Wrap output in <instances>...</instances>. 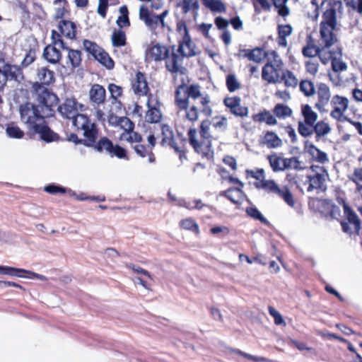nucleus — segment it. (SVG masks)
I'll list each match as a JSON object with an SVG mask.
<instances>
[{"label":"nucleus","instance_id":"26","mask_svg":"<svg viewBox=\"0 0 362 362\" xmlns=\"http://www.w3.org/2000/svg\"><path fill=\"white\" fill-rule=\"evenodd\" d=\"M284 81L287 87H296L298 81L295 75L288 70H280L279 72L276 71V76L273 75V83Z\"/></svg>","mask_w":362,"mask_h":362},{"label":"nucleus","instance_id":"9","mask_svg":"<svg viewBox=\"0 0 362 362\" xmlns=\"http://www.w3.org/2000/svg\"><path fill=\"white\" fill-rule=\"evenodd\" d=\"M312 173L306 176L305 185H308V192H312L314 189H326L325 182L329 175L324 167L313 165L311 166Z\"/></svg>","mask_w":362,"mask_h":362},{"label":"nucleus","instance_id":"49","mask_svg":"<svg viewBox=\"0 0 362 362\" xmlns=\"http://www.w3.org/2000/svg\"><path fill=\"white\" fill-rule=\"evenodd\" d=\"M252 118L255 122H265L268 125L272 124V113L266 110L253 115Z\"/></svg>","mask_w":362,"mask_h":362},{"label":"nucleus","instance_id":"63","mask_svg":"<svg viewBox=\"0 0 362 362\" xmlns=\"http://www.w3.org/2000/svg\"><path fill=\"white\" fill-rule=\"evenodd\" d=\"M253 5L255 11L257 13H260L262 11H269L270 9V5L267 0H255Z\"/></svg>","mask_w":362,"mask_h":362},{"label":"nucleus","instance_id":"60","mask_svg":"<svg viewBox=\"0 0 362 362\" xmlns=\"http://www.w3.org/2000/svg\"><path fill=\"white\" fill-rule=\"evenodd\" d=\"M262 80L267 81V84L272 83V62L268 61L263 66L262 71Z\"/></svg>","mask_w":362,"mask_h":362},{"label":"nucleus","instance_id":"38","mask_svg":"<svg viewBox=\"0 0 362 362\" xmlns=\"http://www.w3.org/2000/svg\"><path fill=\"white\" fill-rule=\"evenodd\" d=\"M139 18L143 21L145 25L151 30H156L155 14L150 13L148 8L141 6L139 8Z\"/></svg>","mask_w":362,"mask_h":362},{"label":"nucleus","instance_id":"27","mask_svg":"<svg viewBox=\"0 0 362 362\" xmlns=\"http://www.w3.org/2000/svg\"><path fill=\"white\" fill-rule=\"evenodd\" d=\"M118 126L123 130L119 136V139L128 141L129 136L133 137V134H139L134 131V123L127 117H120Z\"/></svg>","mask_w":362,"mask_h":362},{"label":"nucleus","instance_id":"28","mask_svg":"<svg viewBox=\"0 0 362 362\" xmlns=\"http://www.w3.org/2000/svg\"><path fill=\"white\" fill-rule=\"evenodd\" d=\"M58 29L59 30L58 33L60 34L62 37L63 35L68 39L74 40L76 37V25L72 21L61 20L58 24Z\"/></svg>","mask_w":362,"mask_h":362},{"label":"nucleus","instance_id":"53","mask_svg":"<svg viewBox=\"0 0 362 362\" xmlns=\"http://www.w3.org/2000/svg\"><path fill=\"white\" fill-rule=\"evenodd\" d=\"M36 49L35 48H30L21 63L22 68H26L32 64L36 60Z\"/></svg>","mask_w":362,"mask_h":362},{"label":"nucleus","instance_id":"41","mask_svg":"<svg viewBox=\"0 0 362 362\" xmlns=\"http://www.w3.org/2000/svg\"><path fill=\"white\" fill-rule=\"evenodd\" d=\"M119 11L120 13V16H118L116 24L119 29H123L125 28H129L131 25V22L129 18V10L126 5L122 6Z\"/></svg>","mask_w":362,"mask_h":362},{"label":"nucleus","instance_id":"54","mask_svg":"<svg viewBox=\"0 0 362 362\" xmlns=\"http://www.w3.org/2000/svg\"><path fill=\"white\" fill-rule=\"evenodd\" d=\"M287 162V169L303 170L306 168L305 163L302 160H300L299 158L296 156L288 158Z\"/></svg>","mask_w":362,"mask_h":362},{"label":"nucleus","instance_id":"31","mask_svg":"<svg viewBox=\"0 0 362 362\" xmlns=\"http://www.w3.org/2000/svg\"><path fill=\"white\" fill-rule=\"evenodd\" d=\"M2 71L6 75L7 80L8 78L15 81H21L23 78V68L18 65H13L7 63L3 65Z\"/></svg>","mask_w":362,"mask_h":362},{"label":"nucleus","instance_id":"7","mask_svg":"<svg viewBox=\"0 0 362 362\" xmlns=\"http://www.w3.org/2000/svg\"><path fill=\"white\" fill-rule=\"evenodd\" d=\"M175 48V45L165 46L159 43L147 48L145 53L146 62H161L165 61V66L167 71L173 75L178 74V70H173L172 66L169 65V60L171 59L172 52Z\"/></svg>","mask_w":362,"mask_h":362},{"label":"nucleus","instance_id":"35","mask_svg":"<svg viewBox=\"0 0 362 362\" xmlns=\"http://www.w3.org/2000/svg\"><path fill=\"white\" fill-rule=\"evenodd\" d=\"M83 136V145L87 147L92 146L99 136V129L96 124L90 125V127L82 133Z\"/></svg>","mask_w":362,"mask_h":362},{"label":"nucleus","instance_id":"22","mask_svg":"<svg viewBox=\"0 0 362 362\" xmlns=\"http://www.w3.org/2000/svg\"><path fill=\"white\" fill-rule=\"evenodd\" d=\"M30 133L33 135L38 134L40 139L47 143L56 141L59 139V135L49 128L46 121L39 126L35 125V129Z\"/></svg>","mask_w":362,"mask_h":362},{"label":"nucleus","instance_id":"16","mask_svg":"<svg viewBox=\"0 0 362 362\" xmlns=\"http://www.w3.org/2000/svg\"><path fill=\"white\" fill-rule=\"evenodd\" d=\"M323 21L320 23V37L323 38L335 37L333 30L337 27L336 11L334 8L327 9L322 16Z\"/></svg>","mask_w":362,"mask_h":362},{"label":"nucleus","instance_id":"24","mask_svg":"<svg viewBox=\"0 0 362 362\" xmlns=\"http://www.w3.org/2000/svg\"><path fill=\"white\" fill-rule=\"evenodd\" d=\"M331 132V127L329 125L324 122V121H319L316 122L310 129L309 132H306L305 133V135H303V137H310L313 134H315V139L316 141H319L320 139L322 136H326Z\"/></svg>","mask_w":362,"mask_h":362},{"label":"nucleus","instance_id":"23","mask_svg":"<svg viewBox=\"0 0 362 362\" xmlns=\"http://www.w3.org/2000/svg\"><path fill=\"white\" fill-rule=\"evenodd\" d=\"M88 95L90 102L94 106H99L105 102L106 90L103 86L94 83L89 90Z\"/></svg>","mask_w":362,"mask_h":362},{"label":"nucleus","instance_id":"6","mask_svg":"<svg viewBox=\"0 0 362 362\" xmlns=\"http://www.w3.org/2000/svg\"><path fill=\"white\" fill-rule=\"evenodd\" d=\"M147 145L143 144L144 138L139 133L133 134V137L129 136L127 142L130 144L132 148L139 157L147 158L149 163H154L156 156L153 151L156 144L155 135L150 134L147 137Z\"/></svg>","mask_w":362,"mask_h":362},{"label":"nucleus","instance_id":"44","mask_svg":"<svg viewBox=\"0 0 362 362\" xmlns=\"http://www.w3.org/2000/svg\"><path fill=\"white\" fill-rule=\"evenodd\" d=\"M94 59L109 70L112 69L115 66L113 59L103 49L98 53L96 57H94Z\"/></svg>","mask_w":362,"mask_h":362},{"label":"nucleus","instance_id":"17","mask_svg":"<svg viewBox=\"0 0 362 362\" xmlns=\"http://www.w3.org/2000/svg\"><path fill=\"white\" fill-rule=\"evenodd\" d=\"M331 105L333 108L330 116L339 122H345L349 118L344 115L349 106V100L338 95H334L331 100Z\"/></svg>","mask_w":362,"mask_h":362},{"label":"nucleus","instance_id":"52","mask_svg":"<svg viewBox=\"0 0 362 362\" xmlns=\"http://www.w3.org/2000/svg\"><path fill=\"white\" fill-rule=\"evenodd\" d=\"M299 88L308 97L313 95L315 93L314 84L309 80H302L300 82Z\"/></svg>","mask_w":362,"mask_h":362},{"label":"nucleus","instance_id":"19","mask_svg":"<svg viewBox=\"0 0 362 362\" xmlns=\"http://www.w3.org/2000/svg\"><path fill=\"white\" fill-rule=\"evenodd\" d=\"M81 106L75 98H66L64 103L57 105V110L64 118L74 119L80 115L78 113V107Z\"/></svg>","mask_w":362,"mask_h":362},{"label":"nucleus","instance_id":"39","mask_svg":"<svg viewBox=\"0 0 362 362\" xmlns=\"http://www.w3.org/2000/svg\"><path fill=\"white\" fill-rule=\"evenodd\" d=\"M111 42L114 47L126 46L127 44L126 33L122 29H115L111 35Z\"/></svg>","mask_w":362,"mask_h":362},{"label":"nucleus","instance_id":"2","mask_svg":"<svg viewBox=\"0 0 362 362\" xmlns=\"http://www.w3.org/2000/svg\"><path fill=\"white\" fill-rule=\"evenodd\" d=\"M37 104L27 102L20 105L19 112L21 121L27 126L28 132L35 129L45 121L46 118L54 115L55 110L59 103L54 100V97L34 95Z\"/></svg>","mask_w":362,"mask_h":362},{"label":"nucleus","instance_id":"37","mask_svg":"<svg viewBox=\"0 0 362 362\" xmlns=\"http://www.w3.org/2000/svg\"><path fill=\"white\" fill-rule=\"evenodd\" d=\"M278 31V37L276 38V42L279 46L282 47H286L287 46V40L286 37L291 35L293 32V28L291 25H278L277 27Z\"/></svg>","mask_w":362,"mask_h":362},{"label":"nucleus","instance_id":"4","mask_svg":"<svg viewBox=\"0 0 362 362\" xmlns=\"http://www.w3.org/2000/svg\"><path fill=\"white\" fill-rule=\"evenodd\" d=\"M201 54V50L197 48L192 41L190 35L178 40L177 49L172 52L171 59L168 64L172 66L175 71L178 70L179 74H185L186 69L182 65L185 58H191Z\"/></svg>","mask_w":362,"mask_h":362},{"label":"nucleus","instance_id":"61","mask_svg":"<svg viewBox=\"0 0 362 362\" xmlns=\"http://www.w3.org/2000/svg\"><path fill=\"white\" fill-rule=\"evenodd\" d=\"M231 352L234 353L236 355L243 356V357H244L250 361H252L253 362H261L262 361H264V358L257 357L255 356L250 355L249 354L245 353V352H243L239 349H231Z\"/></svg>","mask_w":362,"mask_h":362},{"label":"nucleus","instance_id":"55","mask_svg":"<svg viewBox=\"0 0 362 362\" xmlns=\"http://www.w3.org/2000/svg\"><path fill=\"white\" fill-rule=\"evenodd\" d=\"M44 190L51 194H65L67 192H71V189H67L66 188L62 187L60 185H57L55 184H49L45 187Z\"/></svg>","mask_w":362,"mask_h":362},{"label":"nucleus","instance_id":"36","mask_svg":"<svg viewBox=\"0 0 362 362\" xmlns=\"http://www.w3.org/2000/svg\"><path fill=\"white\" fill-rule=\"evenodd\" d=\"M176 7L181 8L183 14L189 12L197 13L199 4L198 0H176Z\"/></svg>","mask_w":362,"mask_h":362},{"label":"nucleus","instance_id":"47","mask_svg":"<svg viewBox=\"0 0 362 362\" xmlns=\"http://www.w3.org/2000/svg\"><path fill=\"white\" fill-rule=\"evenodd\" d=\"M287 1L288 0H273V6H274L279 16L284 18L290 14V9L286 6ZM284 21H286V19H284Z\"/></svg>","mask_w":362,"mask_h":362},{"label":"nucleus","instance_id":"45","mask_svg":"<svg viewBox=\"0 0 362 362\" xmlns=\"http://www.w3.org/2000/svg\"><path fill=\"white\" fill-rule=\"evenodd\" d=\"M203 4L212 12H225L226 5L221 0H202Z\"/></svg>","mask_w":362,"mask_h":362},{"label":"nucleus","instance_id":"64","mask_svg":"<svg viewBox=\"0 0 362 362\" xmlns=\"http://www.w3.org/2000/svg\"><path fill=\"white\" fill-rule=\"evenodd\" d=\"M204 206L205 204L202 203L201 199H194L192 202H185L183 204V206L188 210H201Z\"/></svg>","mask_w":362,"mask_h":362},{"label":"nucleus","instance_id":"1","mask_svg":"<svg viewBox=\"0 0 362 362\" xmlns=\"http://www.w3.org/2000/svg\"><path fill=\"white\" fill-rule=\"evenodd\" d=\"M174 104L178 112H185L184 119L192 123L199 119V111L206 117L212 115L211 99L208 94L203 95L198 84L187 86L182 83L175 91Z\"/></svg>","mask_w":362,"mask_h":362},{"label":"nucleus","instance_id":"46","mask_svg":"<svg viewBox=\"0 0 362 362\" xmlns=\"http://www.w3.org/2000/svg\"><path fill=\"white\" fill-rule=\"evenodd\" d=\"M91 119L86 115L80 114L76 116L73 120V125L78 132H81L86 125L89 124Z\"/></svg>","mask_w":362,"mask_h":362},{"label":"nucleus","instance_id":"20","mask_svg":"<svg viewBox=\"0 0 362 362\" xmlns=\"http://www.w3.org/2000/svg\"><path fill=\"white\" fill-rule=\"evenodd\" d=\"M243 189L240 187H229L226 190L220 192L219 195L225 197L238 208L245 201L248 200Z\"/></svg>","mask_w":362,"mask_h":362},{"label":"nucleus","instance_id":"8","mask_svg":"<svg viewBox=\"0 0 362 362\" xmlns=\"http://www.w3.org/2000/svg\"><path fill=\"white\" fill-rule=\"evenodd\" d=\"M99 153H106L110 157H117L119 159L129 160L127 151L119 144H114L107 136H103L91 146Z\"/></svg>","mask_w":362,"mask_h":362},{"label":"nucleus","instance_id":"3","mask_svg":"<svg viewBox=\"0 0 362 362\" xmlns=\"http://www.w3.org/2000/svg\"><path fill=\"white\" fill-rule=\"evenodd\" d=\"M211 122L209 119L202 120L198 129L189 128L187 131V139L194 152L203 159L213 160L214 150L212 141L214 139L211 133Z\"/></svg>","mask_w":362,"mask_h":362},{"label":"nucleus","instance_id":"58","mask_svg":"<svg viewBox=\"0 0 362 362\" xmlns=\"http://www.w3.org/2000/svg\"><path fill=\"white\" fill-rule=\"evenodd\" d=\"M108 90L110 93L111 98L114 100H117L123 94V89L121 86L115 83H110L108 85Z\"/></svg>","mask_w":362,"mask_h":362},{"label":"nucleus","instance_id":"43","mask_svg":"<svg viewBox=\"0 0 362 362\" xmlns=\"http://www.w3.org/2000/svg\"><path fill=\"white\" fill-rule=\"evenodd\" d=\"M6 133L9 138L22 139L25 133L15 122H10L6 124Z\"/></svg>","mask_w":362,"mask_h":362},{"label":"nucleus","instance_id":"40","mask_svg":"<svg viewBox=\"0 0 362 362\" xmlns=\"http://www.w3.org/2000/svg\"><path fill=\"white\" fill-rule=\"evenodd\" d=\"M179 227L182 230L192 232L197 236L200 235L199 226L192 218H185L180 220Z\"/></svg>","mask_w":362,"mask_h":362},{"label":"nucleus","instance_id":"34","mask_svg":"<svg viewBox=\"0 0 362 362\" xmlns=\"http://www.w3.org/2000/svg\"><path fill=\"white\" fill-rule=\"evenodd\" d=\"M317 94L318 102L315 104V107L320 110L321 107L327 104L330 99L331 94L329 88L325 83H320L317 86Z\"/></svg>","mask_w":362,"mask_h":362},{"label":"nucleus","instance_id":"10","mask_svg":"<svg viewBox=\"0 0 362 362\" xmlns=\"http://www.w3.org/2000/svg\"><path fill=\"white\" fill-rule=\"evenodd\" d=\"M320 41V47L318 49L317 57L322 64H326L330 60L332 62V59L335 58V57L341 56V49L338 46H336V48L332 49H330L337 41L336 37H330V39L329 37H321Z\"/></svg>","mask_w":362,"mask_h":362},{"label":"nucleus","instance_id":"59","mask_svg":"<svg viewBox=\"0 0 362 362\" xmlns=\"http://www.w3.org/2000/svg\"><path fill=\"white\" fill-rule=\"evenodd\" d=\"M176 31L182 35V38H185V37L190 35L186 21L183 19H180L177 21Z\"/></svg>","mask_w":362,"mask_h":362},{"label":"nucleus","instance_id":"50","mask_svg":"<svg viewBox=\"0 0 362 362\" xmlns=\"http://www.w3.org/2000/svg\"><path fill=\"white\" fill-rule=\"evenodd\" d=\"M273 112L279 118H286L287 117L291 116L293 111L288 106L286 105L276 104L274 109L273 110Z\"/></svg>","mask_w":362,"mask_h":362},{"label":"nucleus","instance_id":"33","mask_svg":"<svg viewBox=\"0 0 362 362\" xmlns=\"http://www.w3.org/2000/svg\"><path fill=\"white\" fill-rule=\"evenodd\" d=\"M160 144L162 146H170L176 144L174 133L171 127L165 124L161 125V140Z\"/></svg>","mask_w":362,"mask_h":362},{"label":"nucleus","instance_id":"12","mask_svg":"<svg viewBox=\"0 0 362 362\" xmlns=\"http://www.w3.org/2000/svg\"><path fill=\"white\" fill-rule=\"evenodd\" d=\"M51 40L54 45H59L60 48L68 51V59L73 68L78 67L82 61L81 52L78 49L69 48L64 42L60 34L55 30H52Z\"/></svg>","mask_w":362,"mask_h":362},{"label":"nucleus","instance_id":"32","mask_svg":"<svg viewBox=\"0 0 362 362\" xmlns=\"http://www.w3.org/2000/svg\"><path fill=\"white\" fill-rule=\"evenodd\" d=\"M56 45L52 42L51 45H47L43 50L44 58L52 64H58L62 59V53L57 49Z\"/></svg>","mask_w":362,"mask_h":362},{"label":"nucleus","instance_id":"57","mask_svg":"<svg viewBox=\"0 0 362 362\" xmlns=\"http://www.w3.org/2000/svg\"><path fill=\"white\" fill-rule=\"evenodd\" d=\"M246 213L248 216L255 220H258L263 223H267V221L264 218V217L256 207H247L246 209Z\"/></svg>","mask_w":362,"mask_h":362},{"label":"nucleus","instance_id":"15","mask_svg":"<svg viewBox=\"0 0 362 362\" xmlns=\"http://www.w3.org/2000/svg\"><path fill=\"white\" fill-rule=\"evenodd\" d=\"M301 115L303 120L298 122V132L303 136L317 122L318 115L308 104L301 105Z\"/></svg>","mask_w":362,"mask_h":362},{"label":"nucleus","instance_id":"56","mask_svg":"<svg viewBox=\"0 0 362 362\" xmlns=\"http://www.w3.org/2000/svg\"><path fill=\"white\" fill-rule=\"evenodd\" d=\"M288 158H283L280 157H275L273 159V170H284L287 169Z\"/></svg>","mask_w":362,"mask_h":362},{"label":"nucleus","instance_id":"30","mask_svg":"<svg viewBox=\"0 0 362 362\" xmlns=\"http://www.w3.org/2000/svg\"><path fill=\"white\" fill-rule=\"evenodd\" d=\"M304 150L310 155L313 159L320 163H325L329 160L326 153L320 150L308 140L304 143Z\"/></svg>","mask_w":362,"mask_h":362},{"label":"nucleus","instance_id":"21","mask_svg":"<svg viewBox=\"0 0 362 362\" xmlns=\"http://www.w3.org/2000/svg\"><path fill=\"white\" fill-rule=\"evenodd\" d=\"M246 177L254 178L255 181L253 185L257 189H269L272 190V180H266L264 176V171L263 169L257 170H246Z\"/></svg>","mask_w":362,"mask_h":362},{"label":"nucleus","instance_id":"48","mask_svg":"<svg viewBox=\"0 0 362 362\" xmlns=\"http://www.w3.org/2000/svg\"><path fill=\"white\" fill-rule=\"evenodd\" d=\"M83 45L84 49L93 57H96L98 53H99L103 49V48L100 47L95 42L90 41L89 40H84L83 42Z\"/></svg>","mask_w":362,"mask_h":362},{"label":"nucleus","instance_id":"62","mask_svg":"<svg viewBox=\"0 0 362 362\" xmlns=\"http://www.w3.org/2000/svg\"><path fill=\"white\" fill-rule=\"evenodd\" d=\"M337 57H335V58L332 59V67L333 71L335 72H339L346 70V64L340 59H337Z\"/></svg>","mask_w":362,"mask_h":362},{"label":"nucleus","instance_id":"25","mask_svg":"<svg viewBox=\"0 0 362 362\" xmlns=\"http://www.w3.org/2000/svg\"><path fill=\"white\" fill-rule=\"evenodd\" d=\"M239 56L247 58L250 61L260 63L267 58V52L260 47H255L252 49H243L240 50Z\"/></svg>","mask_w":362,"mask_h":362},{"label":"nucleus","instance_id":"42","mask_svg":"<svg viewBox=\"0 0 362 362\" xmlns=\"http://www.w3.org/2000/svg\"><path fill=\"white\" fill-rule=\"evenodd\" d=\"M0 274H7L10 276H16L18 277H25L23 274H30L35 275L34 272L23 269L14 268L8 266H0Z\"/></svg>","mask_w":362,"mask_h":362},{"label":"nucleus","instance_id":"5","mask_svg":"<svg viewBox=\"0 0 362 362\" xmlns=\"http://www.w3.org/2000/svg\"><path fill=\"white\" fill-rule=\"evenodd\" d=\"M36 76L37 81L33 82L31 86L33 95L45 97V98L52 95L54 101L59 102L58 96L47 88L55 82L54 72L47 66H42L37 69Z\"/></svg>","mask_w":362,"mask_h":362},{"label":"nucleus","instance_id":"18","mask_svg":"<svg viewBox=\"0 0 362 362\" xmlns=\"http://www.w3.org/2000/svg\"><path fill=\"white\" fill-rule=\"evenodd\" d=\"M241 102V98L238 96L226 97L223 101L232 115L243 118L248 115L249 110L247 107L243 105Z\"/></svg>","mask_w":362,"mask_h":362},{"label":"nucleus","instance_id":"29","mask_svg":"<svg viewBox=\"0 0 362 362\" xmlns=\"http://www.w3.org/2000/svg\"><path fill=\"white\" fill-rule=\"evenodd\" d=\"M273 194L282 199L289 206H295V200L290 189L286 186L279 187L273 181Z\"/></svg>","mask_w":362,"mask_h":362},{"label":"nucleus","instance_id":"13","mask_svg":"<svg viewBox=\"0 0 362 362\" xmlns=\"http://www.w3.org/2000/svg\"><path fill=\"white\" fill-rule=\"evenodd\" d=\"M146 105L148 110L145 114V121L149 124L160 122L163 115L160 110L161 103L157 95H149Z\"/></svg>","mask_w":362,"mask_h":362},{"label":"nucleus","instance_id":"14","mask_svg":"<svg viewBox=\"0 0 362 362\" xmlns=\"http://www.w3.org/2000/svg\"><path fill=\"white\" fill-rule=\"evenodd\" d=\"M131 88L133 93L138 97H147L153 95L151 93L146 76L144 73L138 71L135 76L131 80Z\"/></svg>","mask_w":362,"mask_h":362},{"label":"nucleus","instance_id":"51","mask_svg":"<svg viewBox=\"0 0 362 362\" xmlns=\"http://www.w3.org/2000/svg\"><path fill=\"white\" fill-rule=\"evenodd\" d=\"M226 85L228 90L230 93H233L241 87L240 83L238 81L236 76L233 74H229L226 78Z\"/></svg>","mask_w":362,"mask_h":362},{"label":"nucleus","instance_id":"11","mask_svg":"<svg viewBox=\"0 0 362 362\" xmlns=\"http://www.w3.org/2000/svg\"><path fill=\"white\" fill-rule=\"evenodd\" d=\"M344 218L341 221L342 230L350 235H358L361 221L358 215L348 206H344Z\"/></svg>","mask_w":362,"mask_h":362}]
</instances>
